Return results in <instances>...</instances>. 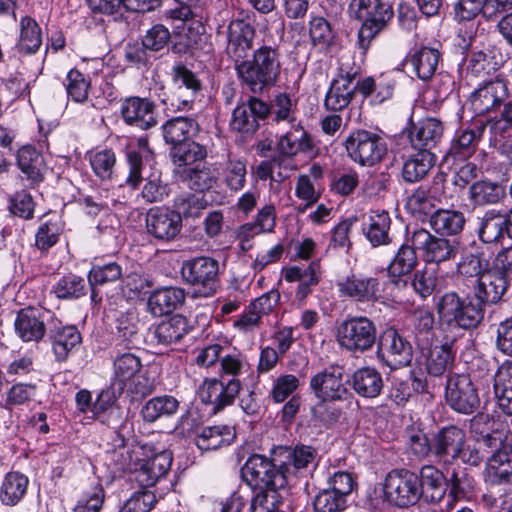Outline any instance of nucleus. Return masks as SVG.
<instances>
[{"instance_id":"obj_56","label":"nucleus","mask_w":512,"mask_h":512,"mask_svg":"<svg viewBox=\"0 0 512 512\" xmlns=\"http://www.w3.org/2000/svg\"><path fill=\"white\" fill-rule=\"evenodd\" d=\"M208 201L205 195L201 193H185L179 195L174 201V207L177 213L186 218H197L201 215L202 211L208 206Z\"/></svg>"},{"instance_id":"obj_5","label":"nucleus","mask_w":512,"mask_h":512,"mask_svg":"<svg viewBox=\"0 0 512 512\" xmlns=\"http://www.w3.org/2000/svg\"><path fill=\"white\" fill-rule=\"evenodd\" d=\"M219 263L208 256L195 257L182 263L181 276L199 296L209 297L216 292Z\"/></svg>"},{"instance_id":"obj_4","label":"nucleus","mask_w":512,"mask_h":512,"mask_svg":"<svg viewBox=\"0 0 512 512\" xmlns=\"http://www.w3.org/2000/svg\"><path fill=\"white\" fill-rule=\"evenodd\" d=\"M376 333V326L369 318L351 317L337 327L336 339L346 351L364 353L374 346Z\"/></svg>"},{"instance_id":"obj_22","label":"nucleus","mask_w":512,"mask_h":512,"mask_svg":"<svg viewBox=\"0 0 512 512\" xmlns=\"http://www.w3.org/2000/svg\"><path fill=\"white\" fill-rule=\"evenodd\" d=\"M173 461L172 453L161 450L144 459L136 470V481L141 487H152L169 472Z\"/></svg>"},{"instance_id":"obj_58","label":"nucleus","mask_w":512,"mask_h":512,"mask_svg":"<svg viewBox=\"0 0 512 512\" xmlns=\"http://www.w3.org/2000/svg\"><path fill=\"white\" fill-rule=\"evenodd\" d=\"M37 386L31 383H14L7 389L3 407L9 411L13 408L28 404L36 395Z\"/></svg>"},{"instance_id":"obj_46","label":"nucleus","mask_w":512,"mask_h":512,"mask_svg":"<svg viewBox=\"0 0 512 512\" xmlns=\"http://www.w3.org/2000/svg\"><path fill=\"white\" fill-rule=\"evenodd\" d=\"M42 44L41 28L29 16L20 20V36L16 49L19 53L30 55L36 53Z\"/></svg>"},{"instance_id":"obj_62","label":"nucleus","mask_w":512,"mask_h":512,"mask_svg":"<svg viewBox=\"0 0 512 512\" xmlns=\"http://www.w3.org/2000/svg\"><path fill=\"white\" fill-rule=\"evenodd\" d=\"M147 488L133 492L125 501L120 512H150L158 500L156 494Z\"/></svg>"},{"instance_id":"obj_35","label":"nucleus","mask_w":512,"mask_h":512,"mask_svg":"<svg viewBox=\"0 0 512 512\" xmlns=\"http://www.w3.org/2000/svg\"><path fill=\"white\" fill-rule=\"evenodd\" d=\"M504 214L496 209L487 210L477 218L476 233L482 243L498 242L506 232Z\"/></svg>"},{"instance_id":"obj_13","label":"nucleus","mask_w":512,"mask_h":512,"mask_svg":"<svg viewBox=\"0 0 512 512\" xmlns=\"http://www.w3.org/2000/svg\"><path fill=\"white\" fill-rule=\"evenodd\" d=\"M509 98L508 83L501 78L485 80L472 92L470 101L475 114L496 112Z\"/></svg>"},{"instance_id":"obj_37","label":"nucleus","mask_w":512,"mask_h":512,"mask_svg":"<svg viewBox=\"0 0 512 512\" xmlns=\"http://www.w3.org/2000/svg\"><path fill=\"white\" fill-rule=\"evenodd\" d=\"M391 218L388 212L372 211L363 227L364 235L373 247L389 245Z\"/></svg>"},{"instance_id":"obj_61","label":"nucleus","mask_w":512,"mask_h":512,"mask_svg":"<svg viewBox=\"0 0 512 512\" xmlns=\"http://www.w3.org/2000/svg\"><path fill=\"white\" fill-rule=\"evenodd\" d=\"M309 34L312 43L322 50H327L334 43V32L330 23L323 17H316L310 21Z\"/></svg>"},{"instance_id":"obj_12","label":"nucleus","mask_w":512,"mask_h":512,"mask_svg":"<svg viewBox=\"0 0 512 512\" xmlns=\"http://www.w3.org/2000/svg\"><path fill=\"white\" fill-rule=\"evenodd\" d=\"M271 113L270 106L256 95L250 96L247 102L238 104L233 110L230 127L244 136H252L259 129V121Z\"/></svg>"},{"instance_id":"obj_32","label":"nucleus","mask_w":512,"mask_h":512,"mask_svg":"<svg viewBox=\"0 0 512 512\" xmlns=\"http://www.w3.org/2000/svg\"><path fill=\"white\" fill-rule=\"evenodd\" d=\"M198 122L191 117L178 116L167 120L162 125V133L167 144L175 145L192 140L199 133Z\"/></svg>"},{"instance_id":"obj_10","label":"nucleus","mask_w":512,"mask_h":512,"mask_svg":"<svg viewBox=\"0 0 512 512\" xmlns=\"http://www.w3.org/2000/svg\"><path fill=\"white\" fill-rule=\"evenodd\" d=\"M408 241L422 252V256L427 263L440 264L456 256L457 246L455 240L447 239L441 235H432L423 228L414 230L408 237Z\"/></svg>"},{"instance_id":"obj_1","label":"nucleus","mask_w":512,"mask_h":512,"mask_svg":"<svg viewBox=\"0 0 512 512\" xmlns=\"http://www.w3.org/2000/svg\"><path fill=\"white\" fill-rule=\"evenodd\" d=\"M242 88L253 95H262L273 88L281 77V53L278 48L261 45L251 57L234 66Z\"/></svg>"},{"instance_id":"obj_38","label":"nucleus","mask_w":512,"mask_h":512,"mask_svg":"<svg viewBox=\"0 0 512 512\" xmlns=\"http://www.w3.org/2000/svg\"><path fill=\"white\" fill-rule=\"evenodd\" d=\"M494 391L499 408L512 416V361H505L498 367L494 375Z\"/></svg>"},{"instance_id":"obj_25","label":"nucleus","mask_w":512,"mask_h":512,"mask_svg":"<svg viewBox=\"0 0 512 512\" xmlns=\"http://www.w3.org/2000/svg\"><path fill=\"white\" fill-rule=\"evenodd\" d=\"M508 286L509 280L507 277L489 269L477 279V285L474 288L475 299L484 305L496 304L502 299Z\"/></svg>"},{"instance_id":"obj_9","label":"nucleus","mask_w":512,"mask_h":512,"mask_svg":"<svg viewBox=\"0 0 512 512\" xmlns=\"http://www.w3.org/2000/svg\"><path fill=\"white\" fill-rule=\"evenodd\" d=\"M445 399L452 410L466 415L474 413L480 405L477 389L466 374H453L448 377Z\"/></svg>"},{"instance_id":"obj_8","label":"nucleus","mask_w":512,"mask_h":512,"mask_svg":"<svg viewBox=\"0 0 512 512\" xmlns=\"http://www.w3.org/2000/svg\"><path fill=\"white\" fill-rule=\"evenodd\" d=\"M347 383L344 368L331 365L310 379V388L315 397L322 402L343 401L350 395Z\"/></svg>"},{"instance_id":"obj_28","label":"nucleus","mask_w":512,"mask_h":512,"mask_svg":"<svg viewBox=\"0 0 512 512\" xmlns=\"http://www.w3.org/2000/svg\"><path fill=\"white\" fill-rule=\"evenodd\" d=\"M49 338L55 358L59 362L66 361L69 354L75 351L82 342L80 332L73 325L51 329Z\"/></svg>"},{"instance_id":"obj_55","label":"nucleus","mask_w":512,"mask_h":512,"mask_svg":"<svg viewBox=\"0 0 512 512\" xmlns=\"http://www.w3.org/2000/svg\"><path fill=\"white\" fill-rule=\"evenodd\" d=\"M141 367L140 358L133 353L127 352L117 356L113 362V382H121L126 386V381L136 376Z\"/></svg>"},{"instance_id":"obj_21","label":"nucleus","mask_w":512,"mask_h":512,"mask_svg":"<svg viewBox=\"0 0 512 512\" xmlns=\"http://www.w3.org/2000/svg\"><path fill=\"white\" fill-rule=\"evenodd\" d=\"M314 148L311 135L300 122L292 124L290 129L279 137L276 144L279 156L284 158H293L299 153L309 154Z\"/></svg>"},{"instance_id":"obj_31","label":"nucleus","mask_w":512,"mask_h":512,"mask_svg":"<svg viewBox=\"0 0 512 512\" xmlns=\"http://www.w3.org/2000/svg\"><path fill=\"white\" fill-rule=\"evenodd\" d=\"M486 472L492 484L509 483L512 480V444H504L487 461Z\"/></svg>"},{"instance_id":"obj_14","label":"nucleus","mask_w":512,"mask_h":512,"mask_svg":"<svg viewBox=\"0 0 512 512\" xmlns=\"http://www.w3.org/2000/svg\"><path fill=\"white\" fill-rule=\"evenodd\" d=\"M120 114L127 125L141 130H149L158 123L156 104L147 97L130 96L122 99Z\"/></svg>"},{"instance_id":"obj_43","label":"nucleus","mask_w":512,"mask_h":512,"mask_svg":"<svg viewBox=\"0 0 512 512\" xmlns=\"http://www.w3.org/2000/svg\"><path fill=\"white\" fill-rule=\"evenodd\" d=\"M191 327L186 317L176 314L168 320L161 322L155 328V337L158 343L170 345L179 342L189 331Z\"/></svg>"},{"instance_id":"obj_42","label":"nucleus","mask_w":512,"mask_h":512,"mask_svg":"<svg viewBox=\"0 0 512 512\" xmlns=\"http://www.w3.org/2000/svg\"><path fill=\"white\" fill-rule=\"evenodd\" d=\"M440 57V52L437 49L421 47L411 54L408 62L419 79L428 81L435 75Z\"/></svg>"},{"instance_id":"obj_36","label":"nucleus","mask_w":512,"mask_h":512,"mask_svg":"<svg viewBox=\"0 0 512 512\" xmlns=\"http://www.w3.org/2000/svg\"><path fill=\"white\" fill-rule=\"evenodd\" d=\"M177 176L191 189L203 193L213 188L218 182V173L211 166L197 165L177 171Z\"/></svg>"},{"instance_id":"obj_15","label":"nucleus","mask_w":512,"mask_h":512,"mask_svg":"<svg viewBox=\"0 0 512 512\" xmlns=\"http://www.w3.org/2000/svg\"><path fill=\"white\" fill-rule=\"evenodd\" d=\"M241 389V382L232 378L227 382L218 379H206L199 390V397L204 404L211 406L217 413L233 404Z\"/></svg>"},{"instance_id":"obj_7","label":"nucleus","mask_w":512,"mask_h":512,"mask_svg":"<svg viewBox=\"0 0 512 512\" xmlns=\"http://www.w3.org/2000/svg\"><path fill=\"white\" fill-rule=\"evenodd\" d=\"M418 475L408 469H394L385 479L384 492L390 503L406 508L415 505L421 498Z\"/></svg>"},{"instance_id":"obj_34","label":"nucleus","mask_w":512,"mask_h":512,"mask_svg":"<svg viewBox=\"0 0 512 512\" xmlns=\"http://www.w3.org/2000/svg\"><path fill=\"white\" fill-rule=\"evenodd\" d=\"M490 269V260L486 256L482 246L473 243L467 247L457 264V271L465 277H476L479 279Z\"/></svg>"},{"instance_id":"obj_57","label":"nucleus","mask_w":512,"mask_h":512,"mask_svg":"<svg viewBox=\"0 0 512 512\" xmlns=\"http://www.w3.org/2000/svg\"><path fill=\"white\" fill-rule=\"evenodd\" d=\"M53 292L59 299H77L86 295L87 285L83 278L69 274L54 285Z\"/></svg>"},{"instance_id":"obj_16","label":"nucleus","mask_w":512,"mask_h":512,"mask_svg":"<svg viewBox=\"0 0 512 512\" xmlns=\"http://www.w3.org/2000/svg\"><path fill=\"white\" fill-rule=\"evenodd\" d=\"M256 30L252 24L243 20H232L227 27L226 53L234 62V66L249 56L253 51Z\"/></svg>"},{"instance_id":"obj_29","label":"nucleus","mask_w":512,"mask_h":512,"mask_svg":"<svg viewBox=\"0 0 512 512\" xmlns=\"http://www.w3.org/2000/svg\"><path fill=\"white\" fill-rule=\"evenodd\" d=\"M185 297V291L179 287L157 289L148 298V309L158 317L170 314L182 306Z\"/></svg>"},{"instance_id":"obj_54","label":"nucleus","mask_w":512,"mask_h":512,"mask_svg":"<svg viewBox=\"0 0 512 512\" xmlns=\"http://www.w3.org/2000/svg\"><path fill=\"white\" fill-rule=\"evenodd\" d=\"M484 318V304L479 300L476 302L469 301L461 304V308L457 312L456 319L453 320L451 327H459L463 329L476 328Z\"/></svg>"},{"instance_id":"obj_47","label":"nucleus","mask_w":512,"mask_h":512,"mask_svg":"<svg viewBox=\"0 0 512 512\" xmlns=\"http://www.w3.org/2000/svg\"><path fill=\"white\" fill-rule=\"evenodd\" d=\"M179 401L170 395L157 396L148 400L141 409L145 422L153 423L161 417H169L177 412Z\"/></svg>"},{"instance_id":"obj_30","label":"nucleus","mask_w":512,"mask_h":512,"mask_svg":"<svg viewBox=\"0 0 512 512\" xmlns=\"http://www.w3.org/2000/svg\"><path fill=\"white\" fill-rule=\"evenodd\" d=\"M418 481L421 488L420 495L427 502L438 503L444 498L447 490L446 477L435 466H423L418 475Z\"/></svg>"},{"instance_id":"obj_63","label":"nucleus","mask_w":512,"mask_h":512,"mask_svg":"<svg viewBox=\"0 0 512 512\" xmlns=\"http://www.w3.org/2000/svg\"><path fill=\"white\" fill-rule=\"evenodd\" d=\"M246 173L242 160L230 159L223 169V181L231 191H240L245 185Z\"/></svg>"},{"instance_id":"obj_27","label":"nucleus","mask_w":512,"mask_h":512,"mask_svg":"<svg viewBox=\"0 0 512 512\" xmlns=\"http://www.w3.org/2000/svg\"><path fill=\"white\" fill-rule=\"evenodd\" d=\"M16 165L31 184H39L47 170L43 155L32 145H25L16 153Z\"/></svg>"},{"instance_id":"obj_18","label":"nucleus","mask_w":512,"mask_h":512,"mask_svg":"<svg viewBox=\"0 0 512 512\" xmlns=\"http://www.w3.org/2000/svg\"><path fill=\"white\" fill-rule=\"evenodd\" d=\"M466 442L463 429L449 425L433 435V455L441 462L451 464L457 460L460 448Z\"/></svg>"},{"instance_id":"obj_19","label":"nucleus","mask_w":512,"mask_h":512,"mask_svg":"<svg viewBox=\"0 0 512 512\" xmlns=\"http://www.w3.org/2000/svg\"><path fill=\"white\" fill-rule=\"evenodd\" d=\"M380 282L376 277L352 274L337 282L341 297L360 303L375 302L379 297Z\"/></svg>"},{"instance_id":"obj_24","label":"nucleus","mask_w":512,"mask_h":512,"mask_svg":"<svg viewBox=\"0 0 512 512\" xmlns=\"http://www.w3.org/2000/svg\"><path fill=\"white\" fill-rule=\"evenodd\" d=\"M408 242L407 240L406 243H403L398 248L387 267V272L392 283L398 288L408 286V281L402 279V277L413 272L418 265V256L416 253L418 249L414 247L412 243L409 244Z\"/></svg>"},{"instance_id":"obj_50","label":"nucleus","mask_w":512,"mask_h":512,"mask_svg":"<svg viewBox=\"0 0 512 512\" xmlns=\"http://www.w3.org/2000/svg\"><path fill=\"white\" fill-rule=\"evenodd\" d=\"M454 355L448 345H435L426 355V370L431 376H441L453 364Z\"/></svg>"},{"instance_id":"obj_23","label":"nucleus","mask_w":512,"mask_h":512,"mask_svg":"<svg viewBox=\"0 0 512 512\" xmlns=\"http://www.w3.org/2000/svg\"><path fill=\"white\" fill-rule=\"evenodd\" d=\"M46 313L37 308L28 307L21 309L15 319L16 334L24 342H38L46 332Z\"/></svg>"},{"instance_id":"obj_11","label":"nucleus","mask_w":512,"mask_h":512,"mask_svg":"<svg viewBox=\"0 0 512 512\" xmlns=\"http://www.w3.org/2000/svg\"><path fill=\"white\" fill-rule=\"evenodd\" d=\"M377 357L391 369L408 366L413 358L411 344L394 328L386 329L379 341Z\"/></svg>"},{"instance_id":"obj_51","label":"nucleus","mask_w":512,"mask_h":512,"mask_svg":"<svg viewBox=\"0 0 512 512\" xmlns=\"http://www.w3.org/2000/svg\"><path fill=\"white\" fill-rule=\"evenodd\" d=\"M122 277V268L116 262L104 265H94L88 274V282L91 287V299L96 302L98 294L95 287L109 282L117 281Z\"/></svg>"},{"instance_id":"obj_40","label":"nucleus","mask_w":512,"mask_h":512,"mask_svg":"<svg viewBox=\"0 0 512 512\" xmlns=\"http://www.w3.org/2000/svg\"><path fill=\"white\" fill-rule=\"evenodd\" d=\"M351 383L353 390L364 398H375L383 389L382 376L372 367L357 369L353 373Z\"/></svg>"},{"instance_id":"obj_59","label":"nucleus","mask_w":512,"mask_h":512,"mask_svg":"<svg viewBox=\"0 0 512 512\" xmlns=\"http://www.w3.org/2000/svg\"><path fill=\"white\" fill-rule=\"evenodd\" d=\"M484 130L485 125H480L477 127V131H462L458 138L452 143L449 154L459 158L470 156L474 151L475 143L481 138Z\"/></svg>"},{"instance_id":"obj_45","label":"nucleus","mask_w":512,"mask_h":512,"mask_svg":"<svg viewBox=\"0 0 512 512\" xmlns=\"http://www.w3.org/2000/svg\"><path fill=\"white\" fill-rule=\"evenodd\" d=\"M29 480L20 472H9L3 479L0 500L4 505L15 506L27 492Z\"/></svg>"},{"instance_id":"obj_2","label":"nucleus","mask_w":512,"mask_h":512,"mask_svg":"<svg viewBox=\"0 0 512 512\" xmlns=\"http://www.w3.org/2000/svg\"><path fill=\"white\" fill-rule=\"evenodd\" d=\"M349 13L351 18L361 22L357 42L363 51L387 28L394 16L392 6L383 0H352Z\"/></svg>"},{"instance_id":"obj_49","label":"nucleus","mask_w":512,"mask_h":512,"mask_svg":"<svg viewBox=\"0 0 512 512\" xmlns=\"http://www.w3.org/2000/svg\"><path fill=\"white\" fill-rule=\"evenodd\" d=\"M505 196V188L496 182L478 181L470 186V197L477 205L497 204Z\"/></svg>"},{"instance_id":"obj_39","label":"nucleus","mask_w":512,"mask_h":512,"mask_svg":"<svg viewBox=\"0 0 512 512\" xmlns=\"http://www.w3.org/2000/svg\"><path fill=\"white\" fill-rule=\"evenodd\" d=\"M465 222L464 214L456 210L438 209L429 218L431 228L441 236L460 234Z\"/></svg>"},{"instance_id":"obj_3","label":"nucleus","mask_w":512,"mask_h":512,"mask_svg":"<svg viewBox=\"0 0 512 512\" xmlns=\"http://www.w3.org/2000/svg\"><path fill=\"white\" fill-rule=\"evenodd\" d=\"M241 475L253 490L282 489L287 484V476L282 468L259 454H254L247 459L241 468Z\"/></svg>"},{"instance_id":"obj_17","label":"nucleus","mask_w":512,"mask_h":512,"mask_svg":"<svg viewBox=\"0 0 512 512\" xmlns=\"http://www.w3.org/2000/svg\"><path fill=\"white\" fill-rule=\"evenodd\" d=\"M181 228L182 218L176 211L155 207L147 213V232L158 240H173L180 233Z\"/></svg>"},{"instance_id":"obj_20","label":"nucleus","mask_w":512,"mask_h":512,"mask_svg":"<svg viewBox=\"0 0 512 512\" xmlns=\"http://www.w3.org/2000/svg\"><path fill=\"white\" fill-rule=\"evenodd\" d=\"M443 123L436 118H424L413 124L409 130L411 146L418 151L433 152L441 142Z\"/></svg>"},{"instance_id":"obj_52","label":"nucleus","mask_w":512,"mask_h":512,"mask_svg":"<svg viewBox=\"0 0 512 512\" xmlns=\"http://www.w3.org/2000/svg\"><path fill=\"white\" fill-rule=\"evenodd\" d=\"M89 162L94 174L101 180H111L116 166V154L112 149L94 150L89 153Z\"/></svg>"},{"instance_id":"obj_64","label":"nucleus","mask_w":512,"mask_h":512,"mask_svg":"<svg viewBox=\"0 0 512 512\" xmlns=\"http://www.w3.org/2000/svg\"><path fill=\"white\" fill-rule=\"evenodd\" d=\"M105 492L100 483H94L89 489L83 492L78 501L75 512H99L102 508Z\"/></svg>"},{"instance_id":"obj_6","label":"nucleus","mask_w":512,"mask_h":512,"mask_svg":"<svg viewBox=\"0 0 512 512\" xmlns=\"http://www.w3.org/2000/svg\"><path fill=\"white\" fill-rule=\"evenodd\" d=\"M348 156L361 166H373L384 158L387 144L378 134L367 130H356L345 140Z\"/></svg>"},{"instance_id":"obj_44","label":"nucleus","mask_w":512,"mask_h":512,"mask_svg":"<svg viewBox=\"0 0 512 512\" xmlns=\"http://www.w3.org/2000/svg\"><path fill=\"white\" fill-rule=\"evenodd\" d=\"M234 438L235 433L229 426H208L196 436L195 443L199 449L209 451L229 445Z\"/></svg>"},{"instance_id":"obj_41","label":"nucleus","mask_w":512,"mask_h":512,"mask_svg":"<svg viewBox=\"0 0 512 512\" xmlns=\"http://www.w3.org/2000/svg\"><path fill=\"white\" fill-rule=\"evenodd\" d=\"M206 156V148L192 140L172 145L170 149L171 160L176 166L174 170L176 175L178 170L191 168V165L195 162L202 161Z\"/></svg>"},{"instance_id":"obj_48","label":"nucleus","mask_w":512,"mask_h":512,"mask_svg":"<svg viewBox=\"0 0 512 512\" xmlns=\"http://www.w3.org/2000/svg\"><path fill=\"white\" fill-rule=\"evenodd\" d=\"M317 450L309 445L298 444L293 448L287 449V461L284 463L283 470L286 473H299L315 465Z\"/></svg>"},{"instance_id":"obj_33","label":"nucleus","mask_w":512,"mask_h":512,"mask_svg":"<svg viewBox=\"0 0 512 512\" xmlns=\"http://www.w3.org/2000/svg\"><path fill=\"white\" fill-rule=\"evenodd\" d=\"M436 163L434 152L418 151L404 160L401 176L406 183H416L423 180Z\"/></svg>"},{"instance_id":"obj_53","label":"nucleus","mask_w":512,"mask_h":512,"mask_svg":"<svg viewBox=\"0 0 512 512\" xmlns=\"http://www.w3.org/2000/svg\"><path fill=\"white\" fill-rule=\"evenodd\" d=\"M440 279L435 269L425 267L417 270L411 278L410 286L422 299L431 296L438 288Z\"/></svg>"},{"instance_id":"obj_60","label":"nucleus","mask_w":512,"mask_h":512,"mask_svg":"<svg viewBox=\"0 0 512 512\" xmlns=\"http://www.w3.org/2000/svg\"><path fill=\"white\" fill-rule=\"evenodd\" d=\"M60 233V221L56 217L48 218L40 224L37 230L36 247L42 251L48 250L58 242Z\"/></svg>"},{"instance_id":"obj_26","label":"nucleus","mask_w":512,"mask_h":512,"mask_svg":"<svg viewBox=\"0 0 512 512\" xmlns=\"http://www.w3.org/2000/svg\"><path fill=\"white\" fill-rule=\"evenodd\" d=\"M355 77L356 73H341L331 82L324 101L327 110L341 111L350 104L354 97L353 81Z\"/></svg>"}]
</instances>
